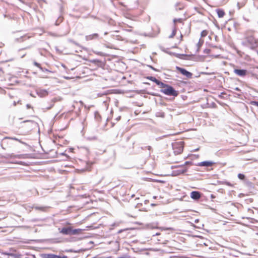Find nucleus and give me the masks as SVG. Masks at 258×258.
Returning <instances> with one entry per match:
<instances>
[{
	"label": "nucleus",
	"instance_id": "obj_1",
	"mask_svg": "<svg viewBox=\"0 0 258 258\" xmlns=\"http://www.w3.org/2000/svg\"><path fill=\"white\" fill-rule=\"evenodd\" d=\"M245 39L246 43L250 45L251 49H254L258 45V39H256L252 33H247L245 37Z\"/></svg>",
	"mask_w": 258,
	"mask_h": 258
},
{
	"label": "nucleus",
	"instance_id": "obj_2",
	"mask_svg": "<svg viewBox=\"0 0 258 258\" xmlns=\"http://www.w3.org/2000/svg\"><path fill=\"white\" fill-rule=\"evenodd\" d=\"M160 92L166 95L173 96L174 97L177 96L178 95V92L173 87L169 85L165 88L161 89Z\"/></svg>",
	"mask_w": 258,
	"mask_h": 258
},
{
	"label": "nucleus",
	"instance_id": "obj_3",
	"mask_svg": "<svg viewBox=\"0 0 258 258\" xmlns=\"http://www.w3.org/2000/svg\"><path fill=\"white\" fill-rule=\"evenodd\" d=\"M192 163L191 162L189 161H186L184 163V165H181L178 166V169L177 170L173 171V174L175 176L181 174H183L185 172H186L187 170V169L186 167H185L184 166V165H191Z\"/></svg>",
	"mask_w": 258,
	"mask_h": 258
},
{
	"label": "nucleus",
	"instance_id": "obj_4",
	"mask_svg": "<svg viewBox=\"0 0 258 258\" xmlns=\"http://www.w3.org/2000/svg\"><path fill=\"white\" fill-rule=\"evenodd\" d=\"M172 148L175 154H180L183 150V142H179L172 144Z\"/></svg>",
	"mask_w": 258,
	"mask_h": 258
},
{
	"label": "nucleus",
	"instance_id": "obj_5",
	"mask_svg": "<svg viewBox=\"0 0 258 258\" xmlns=\"http://www.w3.org/2000/svg\"><path fill=\"white\" fill-rule=\"evenodd\" d=\"M11 137H5L1 143V146L4 149H6L12 145Z\"/></svg>",
	"mask_w": 258,
	"mask_h": 258
},
{
	"label": "nucleus",
	"instance_id": "obj_6",
	"mask_svg": "<svg viewBox=\"0 0 258 258\" xmlns=\"http://www.w3.org/2000/svg\"><path fill=\"white\" fill-rule=\"evenodd\" d=\"M176 70L178 71L182 75L186 76L187 78H191L192 76V74L184 68H180L176 66L175 67Z\"/></svg>",
	"mask_w": 258,
	"mask_h": 258
},
{
	"label": "nucleus",
	"instance_id": "obj_7",
	"mask_svg": "<svg viewBox=\"0 0 258 258\" xmlns=\"http://www.w3.org/2000/svg\"><path fill=\"white\" fill-rule=\"evenodd\" d=\"M72 229L71 227H63L60 230V233L66 235H72Z\"/></svg>",
	"mask_w": 258,
	"mask_h": 258
},
{
	"label": "nucleus",
	"instance_id": "obj_8",
	"mask_svg": "<svg viewBox=\"0 0 258 258\" xmlns=\"http://www.w3.org/2000/svg\"><path fill=\"white\" fill-rule=\"evenodd\" d=\"M234 73L240 77H244L246 75L247 71L244 69H234Z\"/></svg>",
	"mask_w": 258,
	"mask_h": 258
},
{
	"label": "nucleus",
	"instance_id": "obj_9",
	"mask_svg": "<svg viewBox=\"0 0 258 258\" xmlns=\"http://www.w3.org/2000/svg\"><path fill=\"white\" fill-rule=\"evenodd\" d=\"M201 197V194L198 191H192L190 193V197L195 200H198Z\"/></svg>",
	"mask_w": 258,
	"mask_h": 258
},
{
	"label": "nucleus",
	"instance_id": "obj_10",
	"mask_svg": "<svg viewBox=\"0 0 258 258\" xmlns=\"http://www.w3.org/2000/svg\"><path fill=\"white\" fill-rule=\"evenodd\" d=\"M37 94L40 97H44L48 94V92L45 89H39L37 91Z\"/></svg>",
	"mask_w": 258,
	"mask_h": 258
},
{
	"label": "nucleus",
	"instance_id": "obj_11",
	"mask_svg": "<svg viewBox=\"0 0 258 258\" xmlns=\"http://www.w3.org/2000/svg\"><path fill=\"white\" fill-rule=\"evenodd\" d=\"M214 162L209 161H205L198 163V165L200 166L210 167L212 166Z\"/></svg>",
	"mask_w": 258,
	"mask_h": 258
},
{
	"label": "nucleus",
	"instance_id": "obj_12",
	"mask_svg": "<svg viewBox=\"0 0 258 258\" xmlns=\"http://www.w3.org/2000/svg\"><path fill=\"white\" fill-rule=\"evenodd\" d=\"M99 35L97 33H94L91 35H87L85 37L87 41L91 40L93 39H97L98 38Z\"/></svg>",
	"mask_w": 258,
	"mask_h": 258
},
{
	"label": "nucleus",
	"instance_id": "obj_13",
	"mask_svg": "<svg viewBox=\"0 0 258 258\" xmlns=\"http://www.w3.org/2000/svg\"><path fill=\"white\" fill-rule=\"evenodd\" d=\"M24 155L23 154H8L7 155V157L6 158H8L9 157L11 158H18V159H22L24 158Z\"/></svg>",
	"mask_w": 258,
	"mask_h": 258
},
{
	"label": "nucleus",
	"instance_id": "obj_14",
	"mask_svg": "<svg viewBox=\"0 0 258 258\" xmlns=\"http://www.w3.org/2000/svg\"><path fill=\"white\" fill-rule=\"evenodd\" d=\"M43 258H60L59 255H56L53 253H44L42 254Z\"/></svg>",
	"mask_w": 258,
	"mask_h": 258
},
{
	"label": "nucleus",
	"instance_id": "obj_15",
	"mask_svg": "<svg viewBox=\"0 0 258 258\" xmlns=\"http://www.w3.org/2000/svg\"><path fill=\"white\" fill-rule=\"evenodd\" d=\"M174 56H175L177 58L182 59H187L186 57L191 56V55H187L185 54H180V53H173ZM191 55H194L193 54H191Z\"/></svg>",
	"mask_w": 258,
	"mask_h": 258
},
{
	"label": "nucleus",
	"instance_id": "obj_16",
	"mask_svg": "<svg viewBox=\"0 0 258 258\" xmlns=\"http://www.w3.org/2000/svg\"><path fill=\"white\" fill-rule=\"evenodd\" d=\"M5 254L11 256L14 258H21V254L19 253H14L11 252H5Z\"/></svg>",
	"mask_w": 258,
	"mask_h": 258
},
{
	"label": "nucleus",
	"instance_id": "obj_17",
	"mask_svg": "<svg viewBox=\"0 0 258 258\" xmlns=\"http://www.w3.org/2000/svg\"><path fill=\"white\" fill-rule=\"evenodd\" d=\"M216 12L219 18H222L224 17L225 15V12L223 10L218 9L216 10Z\"/></svg>",
	"mask_w": 258,
	"mask_h": 258
},
{
	"label": "nucleus",
	"instance_id": "obj_18",
	"mask_svg": "<svg viewBox=\"0 0 258 258\" xmlns=\"http://www.w3.org/2000/svg\"><path fill=\"white\" fill-rule=\"evenodd\" d=\"M156 84L158 86H160V87L162 88V89L165 88L168 85V84H165L159 80L158 81Z\"/></svg>",
	"mask_w": 258,
	"mask_h": 258
},
{
	"label": "nucleus",
	"instance_id": "obj_19",
	"mask_svg": "<svg viewBox=\"0 0 258 258\" xmlns=\"http://www.w3.org/2000/svg\"><path fill=\"white\" fill-rule=\"evenodd\" d=\"M82 230L81 229H72V235L79 234L80 233V232L82 231Z\"/></svg>",
	"mask_w": 258,
	"mask_h": 258
},
{
	"label": "nucleus",
	"instance_id": "obj_20",
	"mask_svg": "<svg viewBox=\"0 0 258 258\" xmlns=\"http://www.w3.org/2000/svg\"><path fill=\"white\" fill-rule=\"evenodd\" d=\"M146 78L149 80H151L154 82H155L156 84L158 82V80H157L155 77H152V76H148L146 77Z\"/></svg>",
	"mask_w": 258,
	"mask_h": 258
},
{
	"label": "nucleus",
	"instance_id": "obj_21",
	"mask_svg": "<svg viewBox=\"0 0 258 258\" xmlns=\"http://www.w3.org/2000/svg\"><path fill=\"white\" fill-rule=\"evenodd\" d=\"M112 36L113 38L116 39V40H121V41L123 40V39L120 35L112 34Z\"/></svg>",
	"mask_w": 258,
	"mask_h": 258
},
{
	"label": "nucleus",
	"instance_id": "obj_22",
	"mask_svg": "<svg viewBox=\"0 0 258 258\" xmlns=\"http://www.w3.org/2000/svg\"><path fill=\"white\" fill-rule=\"evenodd\" d=\"M24 122H27L29 123L32 126H36L37 125V123L32 120H26L24 121Z\"/></svg>",
	"mask_w": 258,
	"mask_h": 258
},
{
	"label": "nucleus",
	"instance_id": "obj_23",
	"mask_svg": "<svg viewBox=\"0 0 258 258\" xmlns=\"http://www.w3.org/2000/svg\"><path fill=\"white\" fill-rule=\"evenodd\" d=\"M11 139L12 140H15V141H18L19 142H20V143L22 144H24V145H26L27 144L24 142H23L22 141H21V140L16 138V137H11Z\"/></svg>",
	"mask_w": 258,
	"mask_h": 258
},
{
	"label": "nucleus",
	"instance_id": "obj_24",
	"mask_svg": "<svg viewBox=\"0 0 258 258\" xmlns=\"http://www.w3.org/2000/svg\"><path fill=\"white\" fill-rule=\"evenodd\" d=\"M28 38H29V37H28L27 36H23L20 37L19 38H18L17 40L19 42H22Z\"/></svg>",
	"mask_w": 258,
	"mask_h": 258
},
{
	"label": "nucleus",
	"instance_id": "obj_25",
	"mask_svg": "<svg viewBox=\"0 0 258 258\" xmlns=\"http://www.w3.org/2000/svg\"><path fill=\"white\" fill-rule=\"evenodd\" d=\"M203 42H204L203 40H201V39L199 40V42L198 43V44L197 45V47H198V49L196 51V52H198L199 51V48L203 45Z\"/></svg>",
	"mask_w": 258,
	"mask_h": 258
},
{
	"label": "nucleus",
	"instance_id": "obj_26",
	"mask_svg": "<svg viewBox=\"0 0 258 258\" xmlns=\"http://www.w3.org/2000/svg\"><path fill=\"white\" fill-rule=\"evenodd\" d=\"M208 32L207 30H203L201 33V36L202 37H204L208 35Z\"/></svg>",
	"mask_w": 258,
	"mask_h": 258
},
{
	"label": "nucleus",
	"instance_id": "obj_27",
	"mask_svg": "<svg viewBox=\"0 0 258 258\" xmlns=\"http://www.w3.org/2000/svg\"><path fill=\"white\" fill-rule=\"evenodd\" d=\"M95 118L97 121H99L101 119V116L98 112H95Z\"/></svg>",
	"mask_w": 258,
	"mask_h": 258
},
{
	"label": "nucleus",
	"instance_id": "obj_28",
	"mask_svg": "<svg viewBox=\"0 0 258 258\" xmlns=\"http://www.w3.org/2000/svg\"><path fill=\"white\" fill-rule=\"evenodd\" d=\"M176 33V29H175V28H174V29L173 30V31H172V33H171V35L169 36V38H173V37L175 35Z\"/></svg>",
	"mask_w": 258,
	"mask_h": 258
},
{
	"label": "nucleus",
	"instance_id": "obj_29",
	"mask_svg": "<svg viewBox=\"0 0 258 258\" xmlns=\"http://www.w3.org/2000/svg\"><path fill=\"white\" fill-rule=\"evenodd\" d=\"M238 178L241 180H244L245 179V175L242 173H239L237 175Z\"/></svg>",
	"mask_w": 258,
	"mask_h": 258
},
{
	"label": "nucleus",
	"instance_id": "obj_30",
	"mask_svg": "<svg viewBox=\"0 0 258 258\" xmlns=\"http://www.w3.org/2000/svg\"><path fill=\"white\" fill-rule=\"evenodd\" d=\"M250 104L252 105H254L258 107V101H251Z\"/></svg>",
	"mask_w": 258,
	"mask_h": 258
},
{
	"label": "nucleus",
	"instance_id": "obj_31",
	"mask_svg": "<svg viewBox=\"0 0 258 258\" xmlns=\"http://www.w3.org/2000/svg\"><path fill=\"white\" fill-rule=\"evenodd\" d=\"M39 69L44 72H50V71H49L48 69H47L46 68H43L41 67H40V68Z\"/></svg>",
	"mask_w": 258,
	"mask_h": 258
},
{
	"label": "nucleus",
	"instance_id": "obj_32",
	"mask_svg": "<svg viewBox=\"0 0 258 258\" xmlns=\"http://www.w3.org/2000/svg\"><path fill=\"white\" fill-rule=\"evenodd\" d=\"M33 64L35 66H36L37 67H38L39 69L41 67V65L40 63L37 62L36 61H34L33 62Z\"/></svg>",
	"mask_w": 258,
	"mask_h": 258
},
{
	"label": "nucleus",
	"instance_id": "obj_33",
	"mask_svg": "<svg viewBox=\"0 0 258 258\" xmlns=\"http://www.w3.org/2000/svg\"><path fill=\"white\" fill-rule=\"evenodd\" d=\"M148 67H149L150 69H151L152 70H154V71H156V72H159V71L158 69H157L155 68L154 67H153V66H148Z\"/></svg>",
	"mask_w": 258,
	"mask_h": 258
},
{
	"label": "nucleus",
	"instance_id": "obj_34",
	"mask_svg": "<svg viewBox=\"0 0 258 258\" xmlns=\"http://www.w3.org/2000/svg\"><path fill=\"white\" fill-rule=\"evenodd\" d=\"M80 250H73V249H69V250H67V251H68V252H80Z\"/></svg>",
	"mask_w": 258,
	"mask_h": 258
},
{
	"label": "nucleus",
	"instance_id": "obj_35",
	"mask_svg": "<svg viewBox=\"0 0 258 258\" xmlns=\"http://www.w3.org/2000/svg\"><path fill=\"white\" fill-rule=\"evenodd\" d=\"M146 148H147L149 150H150L152 149V147L150 146H146L145 147H142V149H143V150L146 149Z\"/></svg>",
	"mask_w": 258,
	"mask_h": 258
},
{
	"label": "nucleus",
	"instance_id": "obj_36",
	"mask_svg": "<svg viewBox=\"0 0 258 258\" xmlns=\"http://www.w3.org/2000/svg\"><path fill=\"white\" fill-rule=\"evenodd\" d=\"M225 184L229 186H233V184L229 182L225 181Z\"/></svg>",
	"mask_w": 258,
	"mask_h": 258
},
{
	"label": "nucleus",
	"instance_id": "obj_37",
	"mask_svg": "<svg viewBox=\"0 0 258 258\" xmlns=\"http://www.w3.org/2000/svg\"><path fill=\"white\" fill-rule=\"evenodd\" d=\"M69 41L76 45H79L78 43H77L76 41H74L73 40L70 39V40H69Z\"/></svg>",
	"mask_w": 258,
	"mask_h": 258
},
{
	"label": "nucleus",
	"instance_id": "obj_38",
	"mask_svg": "<svg viewBox=\"0 0 258 258\" xmlns=\"http://www.w3.org/2000/svg\"><path fill=\"white\" fill-rule=\"evenodd\" d=\"M242 6H243L242 5H240V3L238 2L237 4V6L238 7V10H239L241 8V7H242Z\"/></svg>",
	"mask_w": 258,
	"mask_h": 258
},
{
	"label": "nucleus",
	"instance_id": "obj_39",
	"mask_svg": "<svg viewBox=\"0 0 258 258\" xmlns=\"http://www.w3.org/2000/svg\"><path fill=\"white\" fill-rule=\"evenodd\" d=\"M35 209L36 210H43V208L42 207H35Z\"/></svg>",
	"mask_w": 258,
	"mask_h": 258
},
{
	"label": "nucleus",
	"instance_id": "obj_40",
	"mask_svg": "<svg viewBox=\"0 0 258 258\" xmlns=\"http://www.w3.org/2000/svg\"><path fill=\"white\" fill-rule=\"evenodd\" d=\"M26 107H27V109H29V108H31L32 107H31L30 104H27L26 105Z\"/></svg>",
	"mask_w": 258,
	"mask_h": 258
},
{
	"label": "nucleus",
	"instance_id": "obj_41",
	"mask_svg": "<svg viewBox=\"0 0 258 258\" xmlns=\"http://www.w3.org/2000/svg\"><path fill=\"white\" fill-rule=\"evenodd\" d=\"M53 106V104H52V105H51L49 107H46V108L48 110V109H50V108H51Z\"/></svg>",
	"mask_w": 258,
	"mask_h": 258
},
{
	"label": "nucleus",
	"instance_id": "obj_42",
	"mask_svg": "<svg viewBox=\"0 0 258 258\" xmlns=\"http://www.w3.org/2000/svg\"><path fill=\"white\" fill-rule=\"evenodd\" d=\"M234 90H236V91H240L241 92V90L238 88V87H236L234 88Z\"/></svg>",
	"mask_w": 258,
	"mask_h": 258
},
{
	"label": "nucleus",
	"instance_id": "obj_43",
	"mask_svg": "<svg viewBox=\"0 0 258 258\" xmlns=\"http://www.w3.org/2000/svg\"><path fill=\"white\" fill-rule=\"evenodd\" d=\"M29 258H36V257L34 255L31 254V255H30Z\"/></svg>",
	"mask_w": 258,
	"mask_h": 258
},
{
	"label": "nucleus",
	"instance_id": "obj_44",
	"mask_svg": "<svg viewBox=\"0 0 258 258\" xmlns=\"http://www.w3.org/2000/svg\"><path fill=\"white\" fill-rule=\"evenodd\" d=\"M235 95H237L238 97H240L241 96V94L240 93H235Z\"/></svg>",
	"mask_w": 258,
	"mask_h": 258
},
{
	"label": "nucleus",
	"instance_id": "obj_45",
	"mask_svg": "<svg viewBox=\"0 0 258 258\" xmlns=\"http://www.w3.org/2000/svg\"><path fill=\"white\" fill-rule=\"evenodd\" d=\"M120 119V116H118V117L116 118V119L117 120H119Z\"/></svg>",
	"mask_w": 258,
	"mask_h": 258
},
{
	"label": "nucleus",
	"instance_id": "obj_46",
	"mask_svg": "<svg viewBox=\"0 0 258 258\" xmlns=\"http://www.w3.org/2000/svg\"><path fill=\"white\" fill-rule=\"evenodd\" d=\"M91 139H92V140H95V139H96V137H92V138H91Z\"/></svg>",
	"mask_w": 258,
	"mask_h": 258
},
{
	"label": "nucleus",
	"instance_id": "obj_47",
	"mask_svg": "<svg viewBox=\"0 0 258 258\" xmlns=\"http://www.w3.org/2000/svg\"><path fill=\"white\" fill-rule=\"evenodd\" d=\"M143 83H144V84H147V85H149V84H149V83H148V82H144Z\"/></svg>",
	"mask_w": 258,
	"mask_h": 258
},
{
	"label": "nucleus",
	"instance_id": "obj_48",
	"mask_svg": "<svg viewBox=\"0 0 258 258\" xmlns=\"http://www.w3.org/2000/svg\"><path fill=\"white\" fill-rule=\"evenodd\" d=\"M161 116H162L163 117H164V114L163 113H162V114H161Z\"/></svg>",
	"mask_w": 258,
	"mask_h": 258
},
{
	"label": "nucleus",
	"instance_id": "obj_49",
	"mask_svg": "<svg viewBox=\"0 0 258 258\" xmlns=\"http://www.w3.org/2000/svg\"><path fill=\"white\" fill-rule=\"evenodd\" d=\"M151 95H153V96H158V95L156 94H151Z\"/></svg>",
	"mask_w": 258,
	"mask_h": 258
},
{
	"label": "nucleus",
	"instance_id": "obj_50",
	"mask_svg": "<svg viewBox=\"0 0 258 258\" xmlns=\"http://www.w3.org/2000/svg\"><path fill=\"white\" fill-rule=\"evenodd\" d=\"M122 231V230H120L118 231V233H121Z\"/></svg>",
	"mask_w": 258,
	"mask_h": 258
},
{
	"label": "nucleus",
	"instance_id": "obj_51",
	"mask_svg": "<svg viewBox=\"0 0 258 258\" xmlns=\"http://www.w3.org/2000/svg\"><path fill=\"white\" fill-rule=\"evenodd\" d=\"M108 34V32H106L104 33V35H107Z\"/></svg>",
	"mask_w": 258,
	"mask_h": 258
},
{
	"label": "nucleus",
	"instance_id": "obj_52",
	"mask_svg": "<svg viewBox=\"0 0 258 258\" xmlns=\"http://www.w3.org/2000/svg\"><path fill=\"white\" fill-rule=\"evenodd\" d=\"M206 52H208L210 51L209 49H208V50L206 49Z\"/></svg>",
	"mask_w": 258,
	"mask_h": 258
},
{
	"label": "nucleus",
	"instance_id": "obj_53",
	"mask_svg": "<svg viewBox=\"0 0 258 258\" xmlns=\"http://www.w3.org/2000/svg\"><path fill=\"white\" fill-rule=\"evenodd\" d=\"M206 52H208L210 51L209 49H208V50L206 49Z\"/></svg>",
	"mask_w": 258,
	"mask_h": 258
},
{
	"label": "nucleus",
	"instance_id": "obj_54",
	"mask_svg": "<svg viewBox=\"0 0 258 258\" xmlns=\"http://www.w3.org/2000/svg\"><path fill=\"white\" fill-rule=\"evenodd\" d=\"M117 258H125V257L121 256V257H118Z\"/></svg>",
	"mask_w": 258,
	"mask_h": 258
},
{
	"label": "nucleus",
	"instance_id": "obj_55",
	"mask_svg": "<svg viewBox=\"0 0 258 258\" xmlns=\"http://www.w3.org/2000/svg\"><path fill=\"white\" fill-rule=\"evenodd\" d=\"M248 184H251V182H248Z\"/></svg>",
	"mask_w": 258,
	"mask_h": 258
},
{
	"label": "nucleus",
	"instance_id": "obj_56",
	"mask_svg": "<svg viewBox=\"0 0 258 258\" xmlns=\"http://www.w3.org/2000/svg\"><path fill=\"white\" fill-rule=\"evenodd\" d=\"M100 258H107V257H104V256H101V257H100Z\"/></svg>",
	"mask_w": 258,
	"mask_h": 258
},
{
	"label": "nucleus",
	"instance_id": "obj_57",
	"mask_svg": "<svg viewBox=\"0 0 258 258\" xmlns=\"http://www.w3.org/2000/svg\"><path fill=\"white\" fill-rule=\"evenodd\" d=\"M211 198H214V196H213V195H211Z\"/></svg>",
	"mask_w": 258,
	"mask_h": 258
},
{
	"label": "nucleus",
	"instance_id": "obj_58",
	"mask_svg": "<svg viewBox=\"0 0 258 258\" xmlns=\"http://www.w3.org/2000/svg\"><path fill=\"white\" fill-rule=\"evenodd\" d=\"M198 150H199V148L196 149V150H195V151H198Z\"/></svg>",
	"mask_w": 258,
	"mask_h": 258
},
{
	"label": "nucleus",
	"instance_id": "obj_59",
	"mask_svg": "<svg viewBox=\"0 0 258 258\" xmlns=\"http://www.w3.org/2000/svg\"><path fill=\"white\" fill-rule=\"evenodd\" d=\"M255 1V2H258V0H254Z\"/></svg>",
	"mask_w": 258,
	"mask_h": 258
},
{
	"label": "nucleus",
	"instance_id": "obj_60",
	"mask_svg": "<svg viewBox=\"0 0 258 258\" xmlns=\"http://www.w3.org/2000/svg\"><path fill=\"white\" fill-rule=\"evenodd\" d=\"M14 105H16V102H14Z\"/></svg>",
	"mask_w": 258,
	"mask_h": 258
},
{
	"label": "nucleus",
	"instance_id": "obj_61",
	"mask_svg": "<svg viewBox=\"0 0 258 258\" xmlns=\"http://www.w3.org/2000/svg\"><path fill=\"white\" fill-rule=\"evenodd\" d=\"M39 2L41 1V0H38ZM42 1H44V0H42Z\"/></svg>",
	"mask_w": 258,
	"mask_h": 258
},
{
	"label": "nucleus",
	"instance_id": "obj_62",
	"mask_svg": "<svg viewBox=\"0 0 258 258\" xmlns=\"http://www.w3.org/2000/svg\"><path fill=\"white\" fill-rule=\"evenodd\" d=\"M174 22H176V19H174Z\"/></svg>",
	"mask_w": 258,
	"mask_h": 258
},
{
	"label": "nucleus",
	"instance_id": "obj_63",
	"mask_svg": "<svg viewBox=\"0 0 258 258\" xmlns=\"http://www.w3.org/2000/svg\"><path fill=\"white\" fill-rule=\"evenodd\" d=\"M118 31H114V33H117Z\"/></svg>",
	"mask_w": 258,
	"mask_h": 258
}]
</instances>
